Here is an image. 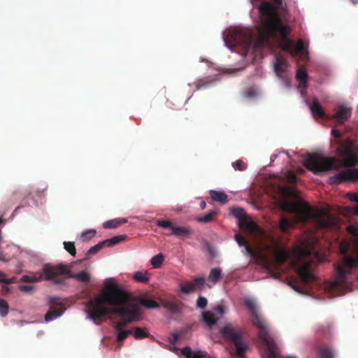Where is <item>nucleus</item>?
Instances as JSON below:
<instances>
[{
    "label": "nucleus",
    "mask_w": 358,
    "mask_h": 358,
    "mask_svg": "<svg viewBox=\"0 0 358 358\" xmlns=\"http://www.w3.org/2000/svg\"><path fill=\"white\" fill-rule=\"evenodd\" d=\"M103 286L101 294L86 303L87 317L96 324H100L109 313L118 315L120 319L115 324L114 328L118 331L117 341H122L132 334V331L122 329L140 320L139 308L136 305L129 303V294L116 283L115 278H106Z\"/></svg>",
    "instance_id": "obj_1"
},
{
    "label": "nucleus",
    "mask_w": 358,
    "mask_h": 358,
    "mask_svg": "<svg viewBox=\"0 0 358 358\" xmlns=\"http://www.w3.org/2000/svg\"><path fill=\"white\" fill-rule=\"evenodd\" d=\"M259 10L262 15V22L257 39L258 48L270 46L271 41L275 38L278 41L280 48L291 55H298L303 51L302 40H299L295 45L288 38L290 28L282 24L276 8L272 3H262Z\"/></svg>",
    "instance_id": "obj_2"
},
{
    "label": "nucleus",
    "mask_w": 358,
    "mask_h": 358,
    "mask_svg": "<svg viewBox=\"0 0 358 358\" xmlns=\"http://www.w3.org/2000/svg\"><path fill=\"white\" fill-rule=\"evenodd\" d=\"M281 208L285 212L296 213L299 221L310 224L317 229L332 231H338L341 229L339 218L331 215L326 210L312 207L307 203L285 201Z\"/></svg>",
    "instance_id": "obj_3"
},
{
    "label": "nucleus",
    "mask_w": 358,
    "mask_h": 358,
    "mask_svg": "<svg viewBox=\"0 0 358 358\" xmlns=\"http://www.w3.org/2000/svg\"><path fill=\"white\" fill-rule=\"evenodd\" d=\"M343 255L341 262L334 264L336 279L333 282L325 284V292L331 295L337 296L352 290L350 286L354 270L358 267V249L353 255L346 254L348 246L345 243L341 245ZM358 279V275L356 277Z\"/></svg>",
    "instance_id": "obj_4"
},
{
    "label": "nucleus",
    "mask_w": 358,
    "mask_h": 358,
    "mask_svg": "<svg viewBox=\"0 0 358 358\" xmlns=\"http://www.w3.org/2000/svg\"><path fill=\"white\" fill-rule=\"evenodd\" d=\"M336 143L338 145L337 152L342 158V164L348 169L331 176L329 183L338 185L358 180V169H352L358 164V145L350 138L343 142L338 140Z\"/></svg>",
    "instance_id": "obj_5"
},
{
    "label": "nucleus",
    "mask_w": 358,
    "mask_h": 358,
    "mask_svg": "<svg viewBox=\"0 0 358 358\" xmlns=\"http://www.w3.org/2000/svg\"><path fill=\"white\" fill-rule=\"evenodd\" d=\"M245 306L251 313L252 324L259 329V338L267 348V352L263 358H278L279 350L273 338L269 335V331L265 320L259 314L255 303L251 300L245 301Z\"/></svg>",
    "instance_id": "obj_6"
},
{
    "label": "nucleus",
    "mask_w": 358,
    "mask_h": 358,
    "mask_svg": "<svg viewBox=\"0 0 358 358\" xmlns=\"http://www.w3.org/2000/svg\"><path fill=\"white\" fill-rule=\"evenodd\" d=\"M312 253L316 258H319L312 249L300 248L297 252L296 261L294 263L296 272L305 285H309L316 281V277L311 272L310 266L312 262L309 261Z\"/></svg>",
    "instance_id": "obj_7"
},
{
    "label": "nucleus",
    "mask_w": 358,
    "mask_h": 358,
    "mask_svg": "<svg viewBox=\"0 0 358 358\" xmlns=\"http://www.w3.org/2000/svg\"><path fill=\"white\" fill-rule=\"evenodd\" d=\"M220 333L223 338L234 344V351L231 353L239 358H244L245 352L248 349V345L243 342L245 335L244 329L229 323L220 329Z\"/></svg>",
    "instance_id": "obj_8"
},
{
    "label": "nucleus",
    "mask_w": 358,
    "mask_h": 358,
    "mask_svg": "<svg viewBox=\"0 0 358 358\" xmlns=\"http://www.w3.org/2000/svg\"><path fill=\"white\" fill-rule=\"evenodd\" d=\"M304 165L313 173L318 174L332 169L335 166V162L332 157L313 153L308 155L304 160Z\"/></svg>",
    "instance_id": "obj_9"
},
{
    "label": "nucleus",
    "mask_w": 358,
    "mask_h": 358,
    "mask_svg": "<svg viewBox=\"0 0 358 358\" xmlns=\"http://www.w3.org/2000/svg\"><path fill=\"white\" fill-rule=\"evenodd\" d=\"M45 272L46 273L52 272V273L56 274V278H62L63 280V277L66 278H75L78 281L83 282H87L90 280V275L88 273L83 271L77 273H73L68 266L62 264L55 266H47L45 268Z\"/></svg>",
    "instance_id": "obj_10"
},
{
    "label": "nucleus",
    "mask_w": 358,
    "mask_h": 358,
    "mask_svg": "<svg viewBox=\"0 0 358 358\" xmlns=\"http://www.w3.org/2000/svg\"><path fill=\"white\" fill-rule=\"evenodd\" d=\"M224 43L229 48L241 45L248 49L252 43L250 34L243 30L229 31L224 37Z\"/></svg>",
    "instance_id": "obj_11"
},
{
    "label": "nucleus",
    "mask_w": 358,
    "mask_h": 358,
    "mask_svg": "<svg viewBox=\"0 0 358 358\" xmlns=\"http://www.w3.org/2000/svg\"><path fill=\"white\" fill-rule=\"evenodd\" d=\"M47 266H54L51 264H46L43 266L41 272L38 273H32L31 275H24L21 280L26 282H39L42 280L51 281L55 285H62L63 284V280L59 278H56V274L52 273H46L45 272V268Z\"/></svg>",
    "instance_id": "obj_12"
},
{
    "label": "nucleus",
    "mask_w": 358,
    "mask_h": 358,
    "mask_svg": "<svg viewBox=\"0 0 358 358\" xmlns=\"http://www.w3.org/2000/svg\"><path fill=\"white\" fill-rule=\"evenodd\" d=\"M157 226L163 229H169L172 231L169 236L175 235L178 237L187 236L192 234V230L189 227L175 226L170 220H160L156 222Z\"/></svg>",
    "instance_id": "obj_13"
},
{
    "label": "nucleus",
    "mask_w": 358,
    "mask_h": 358,
    "mask_svg": "<svg viewBox=\"0 0 358 358\" xmlns=\"http://www.w3.org/2000/svg\"><path fill=\"white\" fill-rule=\"evenodd\" d=\"M161 303L162 306L171 314H179L183 307V303L176 299H164L161 301Z\"/></svg>",
    "instance_id": "obj_14"
},
{
    "label": "nucleus",
    "mask_w": 358,
    "mask_h": 358,
    "mask_svg": "<svg viewBox=\"0 0 358 358\" xmlns=\"http://www.w3.org/2000/svg\"><path fill=\"white\" fill-rule=\"evenodd\" d=\"M352 108L343 105H340L335 109V114L334 118L336 119L340 124L344 123L351 116Z\"/></svg>",
    "instance_id": "obj_15"
},
{
    "label": "nucleus",
    "mask_w": 358,
    "mask_h": 358,
    "mask_svg": "<svg viewBox=\"0 0 358 358\" xmlns=\"http://www.w3.org/2000/svg\"><path fill=\"white\" fill-rule=\"evenodd\" d=\"M273 255L275 262L279 266L283 264L289 257V253L285 249L282 248L278 242H275Z\"/></svg>",
    "instance_id": "obj_16"
},
{
    "label": "nucleus",
    "mask_w": 358,
    "mask_h": 358,
    "mask_svg": "<svg viewBox=\"0 0 358 358\" xmlns=\"http://www.w3.org/2000/svg\"><path fill=\"white\" fill-rule=\"evenodd\" d=\"M238 225L243 230L250 235L257 236L259 233V229L257 224L248 217L241 221Z\"/></svg>",
    "instance_id": "obj_17"
},
{
    "label": "nucleus",
    "mask_w": 358,
    "mask_h": 358,
    "mask_svg": "<svg viewBox=\"0 0 358 358\" xmlns=\"http://www.w3.org/2000/svg\"><path fill=\"white\" fill-rule=\"evenodd\" d=\"M182 354L187 358H208V353L206 352L198 350L192 351L191 348L186 346L181 350Z\"/></svg>",
    "instance_id": "obj_18"
},
{
    "label": "nucleus",
    "mask_w": 358,
    "mask_h": 358,
    "mask_svg": "<svg viewBox=\"0 0 358 358\" xmlns=\"http://www.w3.org/2000/svg\"><path fill=\"white\" fill-rule=\"evenodd\" d=\"M216 81L215 78L213 76H207L198 80L195 83V87L196 90L205 89L210 87Z\"/></svg>",
    "instance_id": "obj_19"
},
{
    "label": "nucleus",
    "mask_w": 358,
    "mask_h": 358,
    "mask_svg": "<svg viewBox=\"0 0 358 358\" xmlns=\"http://www.w3.org/2000/svg\"><path fill=\"white\" fill-rule=\"evenodd\" d=\"M202 321L210 328L217 324L219 318L216 317L213 313L207 310L201 314Z\"/></svg>",
    "instance_id": "obj_20"
},
{
    "label": "nucleus",
    "mask_w": 358,
    "mask_h": 358,
    "mask_svg": "<svg viewBox=\"0 0 358 358\" xmlns=\"http://www.w3.org/2000/svg\"><path fill=\"white\" fill-rule=\"evenodd\" d=\"M310 109L312 115L315 117H318V118H321V119H323L325 117L324 111L317 99L313 100V102L312 105L310 106Z\"/></svg>",
    "instance_id": "obj_21"
},
{
    "label": "nucleus",
    "mask_w": 358,
    "mask_h": 358,
    "mask_svg": "<svg viewBox=\"0 0 358 358\" xmlns=\"http://www.w3.org/2000/svg\"><path fill=\"white\" fill-rule=\"evenodd\" d=\"M318 356L320 358H333L334 355L331 348L329 345H319L316 347Z\"/></svg>",
    "instance_id": "obj_22"
},
{
    "label": "nucleus",
    "mask_w": 358,
    "mask_h": 358,
    "mask_svg": "<svg viewBox=\"0 0 358 358\" xmlns=\"http://www.w3.org/2000/svg\"><path fill=\"white\" fill-rule=\"evenodd\" d=\"M287 66V61L278 56L276 57V61L274 64V71L278 76H280L286 69Z\"/></svg>",
    "instance_id": "obj_23"
},
{
    "label": "nucleus",
    "mask_w": 358,
    "mask_h": 358,
    "mask_svg": "<svg viewBox=\"0 0 358 358\" xmlns=\"http://www.w3.org/2000/svg\"><path fill=\"white\" fill-rule=\"evenodd\" d=\"M218 211L216 210H210L203 216L196 217V221L200 223L208 224L213 222L215 217L217 215Z\"/></svg>",
    "instance_id": "obj_24"
},
{
    "label": "nucleus",
    "mask_w": 358,
    "mask_h": 358,
    "mask_svg": "<svg viewBox=\"0 0 358 358\" xmlns=\"http://www.w3.org/2000/svg\"><path fill=\"white\" fill-rule=\"evenodd\" d=\"M64 311V309L62 308H59V309L57 310L54 307H50L45 315V320L46 322H50L62 315Z\"/></svg>",
    "instance_id": "obj_25"
},
{
    "label": "nucleus",
    "mask_w": 358,
    "mask_h": 358,
    "mask_svg": "<svg viewBox=\"0 0 358 358\" xmlns=\"http://www.w3.org/2000/svg\"><path fill=\"white\" fill-rule=\"evenodd\" d=\"M348 233L350 235V241L358 247V225H348L346 227Z\"/></svg>",
    "instance_id": "obj_26"
},
{
    "label": "nucleus",
    "mask_w": 358,
    "mask_h": 358,
    "mask_svg": "<svg viewBox=\"0 0 358 358\" xmlns=\"http://www.w3.org/2000/svg\"><path fill=\"white\" fill-rule=\"evenodd\" d=\"M127 220L126 218H115L113 220H110L108 221H106L103 223V227L105 229H113L116 228L118 226L127 223Z\"/></svg>",
    "instance_id": "obj_27"
},
{
    "label": "nucleus",
    "mask_w": 358,
    "mask_h": 358,
    "mask_svg": "<svg viewBox=\"0 0 358 358\" xmlns=\"http://www.w3.org/2000/svg\"><path fill=\"white\" fill-rule=\"evenodd\" d=\"M210 196L212 200L215 201H218L222 203H225L227 202V195L225 194L222 192L215 191V190H210Z\"/></svg>",
    "instance_id": "obj_28"
},
{
    "label": "nucleus",
    "mask_w": 358,
    "mask_h": 358,
    "mask_svg": "<svg viewBox=\"0 0 358 358\" xmlns=\"http://www.w3.org/2000/svg\"><path fill=\"white\" fill-rule=\"evenodd\" d=\"M127 238L126 235H118L113 236L111 238L103 241L105 247H113L120 242L124 241Z\"/></svg>",
    "instance_id": "obj_29"
},
{
    "label": "nucleus",
    "mask_w": 358,
    "mask_h": 358,
    "mask_svg": "<svg viewBox=\"0 0 358 358\" xmlns=\"http://www.w3.org/2000/svg\"><path fill=\"white\" fill-rule=\"evenodd\" d=\"M134 279L141 283H147L150 279V274L148 271H136L133 275Z\"/></svg>",
    "instance_id": "obj_30"
},
{
    "label": "nucleus",
    "mask_w": 358,
    "mask_h": 358,
    "mask_svg": "<svg viewBox=\"0 0 358 358\" xmlns=\"http://www.w3.org/2000/svg\"><path fill=\"white\" fill-rule=\"evenodd\" d=\"M222 278V271L220 268H213L210 270L208 280L213 283L217 282Z\"/></svg>",
    "instance_id": "obj_31"
},
{
    "label": "nucleus",
    "mask_w": 358,
    "mask_h": 358,
    "mask_svg": "<svg viewBox=\"0 0 358 358\" xmlns=\"http://www.w3.org/2000/svg\"><path fill=\"white\" fill-rule=\"evenodd\" d=\"M139 303L144 307L152 309L159 308V303L155 300L147 299V298H141L139 300Z\"/></svg>",
    "instance_id": "obj_32"
},
{
    "label": "nucleus",
    "mask_w": 358,
    "mask_h": 358,
    "mask_svg": "<svg viewBox=\"0 0 358 358\" xmlns=\"http://www.w3.org/2000/svg\"><path fill=\"white\" fill-rule=\"evenodd\" d=\"M231 214L238 220V224L241 221L246 219V215L244 210L241 208H234L231 210Z\"/></svg>",
    "instance_id": "obj_33"
},
{
    "label": "nucleus",
    "mask_w": 358,
    "mask_h": 358,
    "mask_svg": "<svg viewBox=\"0 0 358 358\" xmlns=\"http://www.w3.org/2000/svg\"><path fill=\"white\" fill-rule=\"evenodd\" d=\"M164 259L163 255L159 253L152 257L150 264L154 268H159L162 264Z\"/></svg>",
    "instance_id": "obj_34"
},
{
    "label": "nucleus",
    "mask_w": 358,
    "mask_h": 358,
    "mask_svg": "<svg viewBox=\"0 0 358 358\" xmlns=\"http://www.w3.org/2000/svg\"><path fill=\"white\" fill-rule=\"evenodd\" d=\"M347 198L351 201H355L358 203V195L354 193H348L347 194ZM352 213L355 215H358V204L355 205L352 208Z\"/></svg>",
    "instance_id": "obj_35"
},
{
    "label": "nucleus",
    "mask_w": 358,
    "mask_h": 358,
    "mask_svg": "<svg viewBox=\"0 0 358 358\" xmlns=\"http://www.w3.org/2000/svg\"><path fill=\"white\" fill-rule=\"evenodd\" d=\"M134 336L136 339L139 340L149 336V333L144 331L141 327H136L134 329Z\"/></svg>",
    "instance_id": "obj_36"
},
{
    "label": "nucleus",
    "mask_w": 358,
    "mask_h": 358,
    "mask_svg": "<svg viewBox=\"0 0 358 358\" xmlns=\"http://www.w3.org/2000/svg\"><path fill=\"white\" fill-rule=\"evenodd\" d=\"M180 290L185 294H189L196 290L195 285L192 282L187 284H181L180 285Z\"/></svg>",
    "instance_id": "obj_37"
},
{
    "label": "nucleus",
    "mask_w": 358,
    "mask_h": 358,
    "mask_svg": "<svg viewBox=\"0 0 358 358\" xmlns=\"http://www.w3.org/2000/svg\"><path fill=\"white\" fill-rule=\"evenodd\" d=\"M292 226V222L286 218H281L279 223V227L281 231L286 232L289 227Z\"/></svg>",
    "instance_id": "obj_38"
},
{
    "label": "nucleus",
    "mask_w": 358,
    "mask_h": 358,
    "mask_svg": "<svg viewBox=\"0 0 358 358\" xmlns=\"http://www.w3.org/2000/svg\"><path fill=\"white\" fill-rule=\"evenodd\" d=\"M64 249L72 256H75L76 253L75 244L73 242H64Z\"/></svg>",
    "instance_id": "obj_39"
},
{
    "label": "nucleus",
    "mask_w": 358,
    "mask_h": 358,
    "mask_svg": "<svg viewBox=\"0 0 358 358\" xmlns=\"http://www.w3.org/2000/svg\"><path fill=\"white\" fill-rule=\"evenodd\" d=\"M103 247H105L103 242V241L99 242L98 244L90 248V250L87 251V255H94V254L97 253Z\"/></svg>",
    "instance_id": "obj_40"
},
{
    "label": "nucleus",
    "mask_w": 358,
    "mask_h": 358,
    "mask_svg": "<svg viewBox=\"0 0 358 358\" xmlns=\"http://www.w3.org/2000/svg\"><path fill=\"white\" fill-rule=\"evenodd\" d=\"M8 313V304L4 299H0V315L3 317Z\"/></svg>",
    "instance_id": "obj_41"
},
{
    "label": "nucleus",
    "mask_w": 358,
    "mask_h": 358,
    "mask_svg": "<svg viewBox=\"0 0 358 358\" xmlns=\"http://www.w3.org/2000/svg\"><path fill=\"white\" fill-rule=\"evenodd\" d=\"M296 78L298 80H308V74L303 67H301L297 70Z\"/></svg>",
    "instance_id": "obj_42"
},
{
    "label": "nucleus",
    "mask_w": 358,
    "mask_h": 358,
    "mask_svg": "<svg viewBox=\"0 0 358 358\" xmlns=\"http://www.w3.org/2000/svg\"><path fill=\"white\" fill-rule=\"evenodd\" d=\"M232 166L235 170L244 171L247 168V164L243 161L239 159L233 162Z\"/></svg>",
    "instance_id": "obj_43"
},
{
    "label": "nucleus",
    "mask_w": 358,
    "mask_h": 358,
    "mask_svg": "<svg viewBox=\"0 0 358 358\" xmlns=\"http://www.w3.org/2000/svg\"><path fill=\"white\" fill-rule=\"evenodd\" d=\"M192 283L195 285L196 289H202L205 283V278L203 277L194 278Z\"/></svg>",
    "instance_id": "obj_44"
},
{
    "label": "nucleus",
    "mask_w": 358,
    "mask_h": 358,
    "mask_svg": "<svg viewBox=\"0 0 358 358\" xmlns=\"http://www.w3.org/2000/svg\"><path fill=\"white\" fill-rule=\"evenodd\" d=\"M15 282V278H6V275L0 271V282H3L7 285L12 284Z\"/></svg>",
    "instance_id": "obj_45"
},
{
    "label": "nucleus",
    "mask_w": 358,
    "mask_h": 358,
    "mask_svg": "<svg viewBox=\"0 0 358 358\" xmlns=\"http://www.w3.org/2000/svg\"><path fill=\"white\" fill-rule=\"evenodd\" d=\"M207 303H208V301H207L206 298H205L204 296H199L197 299V301H196L197 308L203 309L206 307Z\"/></svg>",
    "instance_id": "obj_46"
},
{
    "label": "nucleus",
    "mask_w": 358,
    "mask_h": 358,
    "mask_svg": "<svg viewBox=\"0 0 358 358\" xmlns=\"http://www.w3.org/2000/svg\"><path fill=\"white\" fill-rule=\"evenodd\" d=\"M235 237H236V241H237V243H238L239 245L245 246L247 245V241L243 236L236 234Z\"/></svg>",
    "instance_id": "obj_47"
},
{
    "label": "nucleus",
    "mask_w": 358,
    "mask_h": 358,
    "mask_svg": "<svg viewBox=\"0 0 358 358\" xmlns=\"http://www.w3.org/2000/svg\"><path fill=\"white\" fill-rule=\"evenodd\" d=\"M49 303L52 305L55 306H60L61 305V300L58 297H50L49 299Z\"/></svg>",
    "instance_id": "obj_48"
},
{
    "label": "nucleus",
    "mask_w": 358,
    "mask_h": 358,
    "mask_svg": "<svg viewBox=\"0 0 358 358\" xmlns=\"http://www.w3.org/2000/svg\"><path fill=\"white\" fill-rule=\"evenodd\" d=\"M214 310L217 313H218L220 316L223 315L225 313L224 307L222 305H217Z\"/></svg>",
    "instance_id": "obj_49"
},
{
    "label": "nucleus",
    "mask_w": 358,
    "mask_h": 358,
    "mask_svg": "<svg viewBox=\"0 0 358 358\" xmlns=\"http://www.w3.org/2000/svg\"><path fill=\"white\" fill-rule=\"evenodd\" d=\"M20 289L24 292H30L34 289V287L31 285H20Z\"/></svg>",
    "instance_id": "obj_50"
},
{
    "label": "nucleus",
    "mask_w": 358,
    "mask_h": 358,
    "mask_svg": "<svg viewBox=\"0 0 358 358\" xmlns=\"http://www.w3.org/2000/svg\"><path fill=\"white\" fill-rule=\"evenodd\" d=\"M96 231L95 229H89L83 232L82 234L83 236H86L87 235H90V238L93 237L96 234Z\"/></svg>",
    "instance_id": "obj_51"
},
{
    "label": "nucleus",
    "mask_w": 358,
    "mask_h": 358,
    "mask_svg": "<svg viewBox=\"0 0 358 358\" xmlns=\"http://www.w3.org/2000/svg\"><path fill=\"white\" fill-rule=\"evenodd\" d=\"M331 134L336 138H340L341 137V133L336 129L331 130Z\"/></svg>",
    "instance_id": "obj_52"
},
{
    "label": "nucleus",
    "mask_w": 358,
    "mask_h": 358,
    "mask_svg": "<svg viewBox=\"0 0 358 358\" xmlns=\"http://www.w3.org/2000/svg\"><path fill=\"white\" fill-rule=\"evenodd\" d=\"M287 177L289 178V180L291 182H294L296 181V176L294 173H292V172H287Z\"/></svg>",
    "instance_id": "obj_53"
},
{
    "label": "nucleus",
    "mask_w": 358,
    "mask_h": 358,
    "mask_svg": "<svg viewBox=\"0 0 358 358\" xmlns=\"http://www.w3.org/2000/svg\"><path fill=\"white\" fill-rule=\"evenodd\" d=\"M307 82H308V80H299V87L306 90L307 88V86H308L307 85Z\"/></svg>",
    "instance_id": "obj_54"
},
{
    "label": "nucleus",
    "mask_w": 358,
    "mask_h": 358,
    "mask_svg": "<svg viewBox=\"0 0 358 358\" xmlns=\"http://www.w3.org/2000/svg\"><path fill=\"white\" fill-rule=\"evenodd\" d=\"M289 285L296 291L299 292V287L296 281L289 282Z\"/></svg>",
    "instance_id": "obj_55"
},
{
    "label": "nucleus",
    "mask_w": 358,
    "mask_h": 358,
    "mask_svg": "<svg viewBox=\"0 0 358 358\" xmlns=\"http://www.w3.org/2000/svg\"><path fill=\"white\" fill-rule=\"evenodd\" d=\"M289 195L296 197L298 196V192H295L294 189H289V192H287Z\"/></svg>",
    "instance_id": "obj_56"
},
{
    "label": "nucleus",
    "mask_w": 358,
    "mask_h": 358,
    "mask_svg": "<svg viewBox=\"0 0 358 358\" xmlns=\"http://www.w3.org/2000/svg\"><path fill=\"white\" fill-rule=\"evenodd\" d=\"M206 207V203L204 201H202L201 203H200V208L203 210L205 209Z\"/></svg>",
    "instance_id": "obj_57"
},
{
    "label": "nucleus",
    "mask_w": 358,
    "mask_h": 358,
    "mask_svg": "<svg viewBox=\"0 0 358 358\" xmlns=\"http://www.w3.org/2000/svg\"><path fill=\"white\" fill-rule=\"evenodd\" d=\"M2 289L5 292H9L10 291V288L7 285H3L2 286Z\"/></svg>",
    "instance_id": "obj_58"
},
{
    "label": "nucleus",
    "mask_w": 358,
    "mask_h": 358,
    "mask_svg": "<svg viewBox=\"0 0 358 358\" xmlns=\"http://www.w3.org/2000/svg\"><path fill=\"white\" fill-rule=\"evenodd\" d=\"M173 342H176V341L178 339V336L177 334H173Z\"/></svg>",
    "instance_id": "obj_59"
},
{
    "label": "nucleus",
    "mask_w": 358,
    "mask_h": 358,
    "mask_svg": "<svg viewBox=\"0 0 358 358\" xmlns=\"http://www.w3.org/2000/svg\"><path fill=\"white\" fill-rule=\"evenodd\" d=\"M273 1L278 6H280L282 4V0H273Z\"/></svg>",
    "instance_id": "obj_60"
},
{
    "label": "nucleus",
    "mask_w": 358,
    "mask_h": 358,
    "mask_svg": "<svg viewBox=\"0 0 358 358\" xmlns=\"http://www.w3.org/2000/svg\"><path fill=\"white\" fill-rule=\"evenodd\" d=\"M20 208V206H18L17 207L15 210H14V213H17V211Z\"/></svg>",
    "instance_id": "obj_61"
},
{
    "label": "nucleus",
    "mask_w": 358,
    "mask_h": 358,
    "mask_svg": "<svg viewBox=\"0 0 358 358\" xmlns=\"http://www.w3.org/2000/svg\"><path fill=\"white\" fill-rule=\"evenodd\" d=\"M352 2H353L354 3H358V0H352Z\"/></svg>",
    "instance_id": "obj_62"
},
{
    "label": "nucleus",
    "mask_w": 358,
    "mask_h": 358,
    "mask_svg": "<svg viewBox=\"0 0 358 358\" xmlns=\"http://www.w3.org/2000/svg\"><path fill=\"white\" fill-rule=\"evenodd\" d=\"M3 222V220L0 217V223Z\"/></svg>",
    "instance_id": "obj_63"
},
{
    "label": "nucleus",
    "mask_w": 358,
    "mask_h": 358,
    "mask_svg": "<svg viewBox=\"0 0 358 358\" xmlns=\"http://www.w3.org/2000/svg\"><path fill=\"white\" fill-rule=\"evenodd\" d=\"M287 358H294V357H287Z\"/></svg>",
    "instance_id": "obj_64"
}]
</instances>
